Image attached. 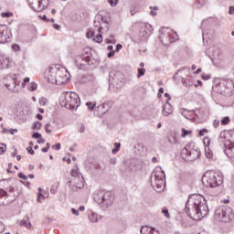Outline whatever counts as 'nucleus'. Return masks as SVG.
<instances>
[{
  "mask_svg": "<svg viewBox=\"0 0 234 234\" xmlns=\"http://www.w3.org/2000/svg\"><path fill=\"white\" fill-rule=\"evenodd\" d=\"M186 213L192 220H202L207 217L209 207L206 197L200 194H194L189 196L186 203Z\"/></svg>",
  "mask_w": 234,
  "mask_h": 234,
  "instance_id": "nucleus-1",
  "label": "nucleus"
},
{
  "mask_svg": "<svg viewBox=\"0 0 234 234\" xmlns=\"http://www.w3.org/2000/svg\"><path fill=\"white\" fill-rule=\"evenodd\" d=\"M60 105L69 111H74L81 105V101L80 100V95L74 91H64L60 95Z\"/></svg>",
  "mask_w": 234,
  "mask_h": 234,
  "instance_id": "nucleus-2",
  "label": "nucleus"
},
{
  "mask_svg": "<svg viewBox=\"0 0 234 234\" xmlns=\"http://www.w3.org/2000/svg\"><path fill=\"white\" fill-rule=\"evenodd\" d=\"M161 172H157L156 169L153 172L151 177V186L157 193H162L165 188V173L162 170V167L157 168Z\"/></svg>",
  "mask_w": 234,
  "mask_h": 234,
  "instance_id": "nucleus-3",
  "label": "nucleus"
},
{
  "mask_svg": "<svg viewBox=\"0 0 234 234\" xmlns=\"http://www.w3.org/2000/svg\"><path fill=\"white\" fill-rule=\"evenodd\" d=\"M202 184L205 187L217 188L222 186V176L215 172H206L202 176Z\"/></svg>",
  "mask_w": 234,
  "mask_h": 234,
  "instance_id": "nucleus-4",
  "label": "nucleus"
},
{
  "mask_svg": "<svg viewBox=\"0 0 234 234\" xmlns=\"http://www.w3.org/2000/svg\"><path fill=\"white\" fill-rule=\"evenodd\" d=\"M72 179L69 181V187L74 193V191H78V189H83L85 186V179H83V176L80 173V168H73L71 170Z\"/></svg>",
  "mask_w": 234,
  "mask_h": 234,
  "instance_id": "nucleus-5",
  "label": "nucleus"
},
{
  "mask_svg": "<svg viewBox=\"0 0 234 234\" xmlns=\"http://www.w3.org/2000/svg\"><path fill=\"white\" fill-rule=\"evenodd\" d=\"M215 218L216 220H219V222H229V220H233L234 218V211L229 206H221L218 207L215 210Z\"/></svg>",
  "mask_w": 234,
  "mask_h": 234,
  "instance_id": "nucleus-6",
  "label": "nucleus"
},
{
  "mask_svg": "<svg viewBox=\"0 0 234 234\" xmlns=\"http://www.w3.org/2000/svg\"><path fill=\"white\" fill-rule=\"evenodd\" d=\"M93 200L102 206V207H110V206H112V202H114V196L109 191H100L94 194Z\"/></svg>",
  "mask_w": 234,
  "mask_h": 234,
  "instance_id": "nucleus-7",
  "label": "nucleus"
},
{
  "mask_svg": "<svg viewBox=\"0 0 234 234\" xmlns=\"http://www.w3.org/2000/svg\"><path fill=\"white\" fill-rule=\"evenodd\" d=\"M219 145H223V151L227 156L231 158L233 156L234 143L228 140L226 137V131L220 133L218 137Z\"/></svg>",
  "mask_w": 234,
  "mask_h": 234,
  "instance_id": "nucleus-8",
  "label": "nucleus"
},
{
  "mask_svg": "<svg viewBox=\"0 0 234 234\" xmlns=\"http://www.w3.org/2000/svg\"><path fill=\"white\" fill-rule=\"evenodd\" d=\"M181 156L183 160H186V162H195V160L200 158V150H191V146H185L181 151Z\"/></svg>",
  "mask_w": 234,
  "mask_h": 234,
  "instance_id": "nucleus-9",
  "label": "nucleus"
},
{
  "mask_svg": "<svg viewBox=\"0 0 234 234\" xmlns=\"http://www.w3.org/2000/svg\"><path fill=\"white\" fill-rule=\"evenodd\" d=\"M59 69V65H51L48 68L44 73V78L48 80V83L58 82V70Z\"/></svg>",
  "mask_w": 234,
  "mask_h": 234,
  "instance_id": "nucleus-10",
  "label": "nucleus"
},
{
  "mask_svg": "<svg viewBox=\"0 0 234 234\" xmlns=\"http://www.w3.org/2000/svg\"><path fill=\"white\" fill-rule=\"evenodd\" d=\"M27 4L35 12H43L48 6V0H27Z\"/></svg>",
  "mask_w": 234,
  "mask_h": 234,
  "instance_id": "nucleus-11",
  "label": "nucleus"
},
{
  "mask_svg": "<svg viewBox=\"0 0 234 234\" xmlns=\"http://www.w3.org/2000/svg\"><path fill=\"white\" fill-rule=\"evenodd\" d=\"M151 30H153L151 24H142L139 33V40L147 41V39H149V36H151Z\"/></svg>",
  "mask_w": 234,
  "mask_h": 234,
  "instance_id": "nucleus-12",
  "label": "nucleus"
},
{
  "mask_svg": "<svg viewBox=\"0 0 234 234\" xmlns=\"http://www.w3.org/2000/svg\"><path fill=\"white\" fill-rule=\"evenodd\" d=\"M222 85L224 89L220 90L221 94L227 97L233 96V88H234L233 81L229 80H223Z\"/></svg>",
  "mask_w": 234,
  "mask_h": 234,
  "instance_id": "nucleus-13",
  "label": "nucleus"
},
{
  "mask_svg": "<svg viewBox=\"0 0 234 234\" xmlns=\"http://www.w3.org/2000/svg\"><path fill=\"white\" fill-rule=\"evenodd\" d=\"M12 40V33L6 26H0V43H9Z\"/></svg>",
  "mask_w": 234,
  "mask_h": 234,
  "instance_id": "nucleus-14",
  "label": "nucleus"
},
{
  "mask_svg": "<svg viewBox=\"0 0 234 234\" xmlns=\"http://www.w3.org/2000/svg\"><path fill=\"white\" fill-rule=\"evenodd\" d=\"M12 63V60L10 59V57L6 55H0V70H3V69H8Z\"/></svg>",
  "mask_w": 234,
  "mask_h": 234,
  "instance_id": "nucleus-15",
  "label": "nucleus"
},
{
  "mask_svg": "<svg viewBox=\"0 0 234 234\" xmlns=\"http://www.w3.org/2000/svg\"><path fill=\"white\" fill-rule=\"evenodd\" d=\"M66 75L63 72V68L58 66V69H57V82L56 85H63L65 83Z\"/></svg>",
  "mask_w": 234,
  "mask_h": 234,
  "instance_id": "nucleus-16",
  "label": "nucleus"
},
{
  "mask_svg": "<svg viewBox=\"0 0 234 234\" xmlns=\"http://www.w3.org/2000/svg\"><path fill=\"white\" fill-rule=\"evenodd\" d=\"M162 112L164 116H171L173 114V105L169 101H166L163 106Z\"/></svg>",
  "mask_w": 234,
  "mask_h": 234,
  "instance_id": "nucleus-17",
  "label": "nucleus"
},
{
  "mask_svg": "<svg viewBox=\"0 0 234 234\" xmlns=\"http://www.w3.org/2000/svg\"><path fill=\"white\" fill-rule=\"evenodd\" d=\"M171 33L167 32L166 35L165 33H162L160 36L161 42L164 43V45H167L168 43H173V40H171Z\"/></svg>",
  "mask_w": 234,
  "mask_h": 234,
  "instance_id": "nucleus-18",
  "label": "nucleus"
},
{
  "mask_svg": "<svg viewBox=\"0 0 234 234\" xmlns=\"http://www.w3.org/2000/svg\"><path fill=\"white\" fill-rule=\"evenodd\" d=\"M90 222L96 223L98 220H101V216L98 215L97 213L91 212L89 215Z\"/></svg>",
  "mask_w": 234,
  "mask_h": 234,
  "instance_id": "nucleus-19",
  "label": "nucleus"
},
{
  "mask_svg": "<svg viewBox=\"0 0 234 234\" xmlns=\"http://www.w3.org/2000/svg\"><path fill=\"white\" fill-rule=\"evenodd\" d=\"M181 114L182 116H184L185 118H186L187 120H189L190 118H193V115L195 114V111H188L186 109H182L181 110Z\"/></svg>",
  "mask_w": 234,
  "mask_h": 234,
  "instance_id": "nucleus-20",
  "label": "nucleus"
},
{
  "mask_svg": "<svg viewBox=\"0 0 234 234\" xmlns=\"http://www.w3.org/2000/svg\"><path fill=\"white\" fill-rule=\"evenodd\" d=\"M20 226H24V228H27V229H30V228H32V223H30V219L28 218V217L24 218L20 221Z\"/></svg>",
  "mask_w": 234,
  "mask_h": 234,
  "instance_id": "nucleus-21",
  "label": "nucleus"
},
{
  "mask_svg": "<svg viewBox=\"0 0 234 234\" xmlns=\"http://www.w3.org/2000/svg\"><path fill=\"white\" fill-rule=\"evenodd\" d=\"M14 88L10 84H6L5 87L8 89V90H12V92H19V89H17V84L16 81L13 82Z\"/></svg>",
  "mask_w": 234,
  "mask_h": 234,
  "instance_id": "nucleus-22",
  "label": "nucleus"
},
{
  "mask_svg": "<svg viewBox=\"0 0 234 234\" xmlns=\"http://www.w3.org/2000/svg\"><path fill=\"white\" fill-rule=\"evenodd\" d=\"M181 131H182L181 138H186V136H189V134H193L192 131L186 130V128H182Z\"/></svg>",
  "mask_w": 234,
  "mask_h": 234,
  "instance_id": "nucleus-23",
  "label": "nucleus"
},
{
  "mask_svg": "<svg viewBox=\"0 0 234 234\" xmlns=\"http://www.w3.org/2000/svg\"><path fill=\"white\" fill-rule=\"evenodd\" d=\"M101 23H100V19H96L95 21H94V27L95 28H98V32H100V34H101V31L103 30V27H101Z\"/></svg>",
  "mask_w": 234,
  "mask_h": 234,
  "instance_id": "nucleus-24",
  "label": "nucleus"
},
{
  "mask_svg": "<svg viewBox=\"0 0 234 234\" xmlns=\"http://www.w3.org/2000/svg\"><path fill=\"white\" fill-rule=\"evenodd\" d=\"M161 213L165 217V218H171V214H169V209H167V207H163Z\"/></svg>",
  "mask_w": 234,
  "mask_h": 234,
  "instance_id": "nucleus-25",
  "label": "nucleus"
},
{
  "mask_svg": "<svg viewBox=\"0 0 234 234\" xmlns=\"http://www.w3.org/2000/svg\"><path fill=\"white\" fill-rule=\"evenodd\" d=\"M0 198H4L5 200H6V198H8V192H6L3 188H0Z\"/></svg>",
  "mask_w": 234,
  "mask_h": 234,
  "instance_id": "nucleus-26",
  "label": "nucleus"
},
{
  "mask_svg": "<svg viewBox=\"0 0 234 234\" xmlns=\"http://www.w3.org/2000/svg\"><path fill=\"white\" fill-rule=\"evenodd\" d=\"M58 187H59V183L51 186L50 193H52V195H56L58 193Z\"/></svg>",
  "mask_w": 234,
  "mask_h": 234,
  "instance_id": "nucleus-27",
  "label": "nucleus"
},
{
  "mask_svg": "<svg viewBox=\"0 0 234 234\" xmlns=\"http://www.w3.org/2000/svg\"><path fill=\"white\" fill-rule=\"evenodd\" d=\"M105 42L112 45H116V40L114 39V35L110 36L109 38L105 39Z\"/></svg>",
  "mask_w": 234,
  "mask_h": 234,
  "instance_id": "nucleus-28",
  "label": "nucleus"
},
{
  "mask_svg": "<svg viewBox=\"0 0 234 234\" xmlns=\"http://www.w3.org/2000/svg\"><path fill=\"white\" fill-rule=\"evenodd\" d=\"M205 154L207 158H213V152L209 149V147L205 148Z\"/></svg>",
  "mask_w": 234,
  "mask_h": 234,
  "instance_id": "nucleus-29",
  "label": "nucleus"
},
{
  "mask_svg": "<svg viewBox=\"0 0 234 234\" xmlns=\"http://www.w3.org/2000/svg\"><path fill=\"white\" fill-rule=\"evenodd\" d=\"M137 72V78H142V76H145V69L144 68H138Z\"/></svg>",
  "mask_w": 234,
  "mask_h": 234,
  "instance_id": "nucleus-30",
  "label": "nucleus"
},
{
  "mask_svg": "<svg viewBox=\"0 0 234 234\" xmlns=\"http://www.w3.org/2000/svg\"><path fill=\"white\" fill-rule=\"evenodd\" d=\"M93 41H95L96 43H101L103 41V37L101 36V34L94 36Z\"/></svg>",
  "mask_w": 234,
  "mask_h": 234,
  "instance_id": "nucleus-31",
  "label": "nucleus"
},
{
  "mask_svg": "<svg viewBox=\"0 0 234 234\" xmlns=\"http://www.w3.org/2000/svg\"><path fill=\"white\" fill-rule=\"evenodd\" d=\"M86 107H88L89 111H94L96 107V102L88 101L86 102Z\"/></svg>",
  "mask_w": 234,
  "mask_h": 234,
  "instance_id": "nucleus-32",
  "label": "nucleus"
},
{
  "mask_svg": "<svg viewBox=\"0 0 234 234\" xmlns=\"http://www.w3.org/2000/svg\"><path fill=\"white\" fill-rule=\"evenodd\" d=\"M38 194H37V197H38V198H37V202H39V204H41V202H43L42 201V199H41V197H42V198H45L46 197V196L45 195H43V189H41V188H38Z\"/></svg>",
  "mask_w": 234,
  "mask_h": 234,
  "instance_id": "nucleus-33",
  "label": "nucleus"
},
{
  "mask_svg": "<svg viewBox=\"0 0 234 234\" xmlns=\"http://www.w3.org/2000/svg\"><path fill=\"white\" fill-rule=\"evenodd\" d=\"M28 90H30V92H34V90H37V84L36 82H31L30 86L28 87Z\"/></svg>",
  "mask_w": 234,
  "mask_h": 234,
  "instance_id": "nucleus-34",
  "label": "nucleus"
},
{
  "mask_svg": "<svg viewBox=\"0 0 234 234\" xmlns=\"http://www.w3.org/2000/svg\"><path fill=\"white\" fill-rule=\"evenodd\" d=\"M86 37L88 39H94V31L93 30H89L87 33H86Z\"/></svg>",
  "mask_w": 234,
  "mask_h": 234,
  "instance_id": "nucleus-35",
  "label": "nucleus"
},
{
  "mask_svg": "<svg viewBox=\"0 0 234 234\" xmlns=\"http://www.w3.org/2000/svg\"><path fill=\"white\" fill-rule=\"evenodd\" d=\"M229 123V117L226 116L221 119V125H228Z\"/></svg>",
  "mask_w": 234,
  "mask_h": 234,
  "instance_id": "nucleus-36",
  "label": "nucleus"
},
{
  "mask_svg": "<svg viewBox=\"0 0 234 234\" xmlns=\"http://www.w3.org/2000/svg\"><path fill=\"white\" fill-rule=\"evenodd\" d=\"M6 151V144H0V154H4V153Z\"/></svg>",
  "mask_w": 234,
  "mask_h": 234,
  "instance_id": "nucleus-37",
  "label": "nucleus"
},
{
  "mask_svg": "<svg viewBox=\"0 0 234 234\" xmlns=\"http://www.w3.org/2000/svg\"><path fill=\"white\" fill-rule=\"evenodd\" d=\"M33 129H36V131H39V129H41V122H34Z\"/></svg>",
  "mask_w": 234,
  "mask_h": 234,
  "instance_id": "nucleus-38",
  "label": "nucleus"
},
{
  "mask_svg": "<svg viewBox=\"0 0 234 234\" xmlns=\"http://www.w3.org/2000/svg\"><path fill=\"white\" fill-rule=\"evenodd\" d=\"M120 0H108V3L111 6H116Z\"/></svg>",
  "mask_w": 234,
  "mask_h": 234,
  "instance_id": "nucleus-39",
  "label": "nucleus"
},
{
  "mask_svg": "<svg viewBox=\"0 0 234 234\" xmlns=\"http://www.w3.org/2000/svg\"><path fill=\"white\" fill-rule=\"evenodd\" d=\"M151 8V12H150V14H151V16H156V10H158V6H151L150 7Z\"/></svg>",
  "mask_w": 234,
  "mask_h": 234,
  "instance_id": "nucleus-40",
  "label": "nucleus"
},
{
  "mask_svg": "<svg viewBox=\"0 0 234 234\" xmlns=\"http://www.w3.org/2000/svg\"><path fill=\"white\" fill-rule=\"evenodd\" d=\"M39 103L42 107H45V105H47V99L45 97L40 98Z\"/></svg>",
  "mask_w": 234,
  "mask_h": 234,
  "instance_id": "nucleus-41",
  "label": "nucleus"
},
{
  "mask_svg": "<svg viewBox=\"0 0 234 234\" xmlns=\"http://www.w3.org/2000/svg\"><path fill=\"white\" fill-rule=\"evenodd\" d=\"M32 138H35L36 140H41V133H34Z\"/></svg>",
  "mask_w": 234,
  "mask_h": 234,
  "instance_id": "nucleus-42",
  "label": "nucleus"
},
{
  "mask_svg": "<svg viewBox=\"0 0 234 234\" xmlns=\"http://www.w3.org/2000/svg\"><path fill=\"white\" fill-rule=\"evenodd\" d=\"M40 19H43V21H47L48 23L49 21H51V23H54V21H55L53 18L48 19L46 15H43L42 16H40Z\"/></svg>",
  "mask_w": 234,
  "mask_h": 234,
  "instance_id": "nucleus-43",
  "label": "nucleus"
},
{
  "mask_svg": "<svg viewBox=\"0 0 234 234\" xmlns=\"http://www.w3.org/2000/svg\"><path fill=\"white\" fill-rule=\"evenodd\" d=\"M49 127H50V123H47L45 125V131L48 134H50L52 133V130H49Z\"/></svg>",
  "mask_w": 234,
  "mask_h": 234,
  "instance_id": "nucleus-44",
  "label": "nucleus"
},
{
  "mask_svg": "<svg viewBox=\"0 0 234 234\" xmlns=\"http://www.w3.org/2000/svg\"><path fill=\"white\" fill-rule=\"evenodd\" d=\"M18 178H22L23 180H28V176H27L25 174L23 173H19L17 175Z\"/></svg>",
  "mask_w": 234,
  "mask_h": 234,
  "instance_id": "nucleus-45",
  "label": "nucleus"
},
{
  "mask_svg": "<svg viewBox=\"0 0 234 234\" xmlns=\"http://www.w3.org/2000/svg\"><path fill=\"white\" fill-rule=\"evenodd\" d=\"M29 81H30V78L26 77V78L24 79V82L22 83V87H23V88L27 87V83H29Z\"/></svg>",
  "mask_w": 234,
  "mask_h": 234,
  "instance_id": "nucleus-46",
  "label": "nucleus"
},
{
  "mask_svg": "<svg viewBox=\"0 0 234 234\" xmlns=\"http://www.w3.org/2000/svg\"><path fill=\"white\" fill-rule=\"evenodd\" d=\"M52 149H55V151H59V149H61V144H56L52 146Z\"/></svg>",
  "mask_w": 234,
  "mask_h": 234,
  "instance_id": "nucleus-47",
  "label": "nucleus"
},
{
  "mask_svg": "<svg viewBox=\"0 0 234 234\" xmlns=\"http://www.w3.org/2000/svg\"><path fill=\"white\" fill-rule=\"evenodd\" d=\"M72 215H75V217H80V211L77 210L76 208L71 209Z\"/></svg>",
  "mask_w": 234,
  "mask_h": 234,
  "instance_id": "nucleus-48",
  "label": "nucleus"
},
{
  "mask_svg": "<svg viewBox=\"0 0 234 234\" xmlns=\"http://www.w3.org/2000/svg\"><path fill=\"white\" fill-rule=\"evenodd\" d=\"M229 16H234V5L229 7Z\"/></svg>",
  "mask_w": 234,
  "mask_h": 234,
  "instance_id": "nucleus-49",
  "label": "nucleus"
},
{
  "mask_svg": "<svg viewBox=\"0 0 234 234\" xmlns=\"http://www.w3.org/2000/svg\"><path fill=\"white\" fill-rule=\"evenodd\" d=\"M12 48L13 50H15V52H18V50H20L21 48L19 47V45L15 44L12 46Z\"/></svg>",
  "mask_w": 234,
  "mask_h": 234,
  "instance_id": "nucleus-50",
  "label": "nucleus"
},
{
  "mask_svg": "<svg viewBox=\"0 0 234 234\" xmlns=\"http://www.w3.org/2000/svg\"><path fill=\"white\" fill-rule=\"evenodd\" d=\"M122 48H123V46L122 44H117L114 51L120 52V50H122Z\"/></svg>",
  "mask_w": 234,
  "mask_h": 234,
  "instance_id": "nucleus-51",
  "label": "nucleus"
},
{
  "mask_svg": "<svg viewBox=\"0 0 234 234\" xmlns=\"http://www.w3.org/2000/svg\"><path fill=\"white\" fill-rule=\"evenodd\" d=\"M207 133V129L204 128L203 130L199 131V136H204Z\"/></svg>",
  "mask_w": 234,
  "mask_h": 234,
  "instance_id": "nucleus-52",
  "label": "nucleus"
},
{
  "mask_svg": "<svg viewBox=\"0 0 234 234\" xmlns=\"http://www.w3.org/2000/svg\"><path fill=\"white\" fill-rule=\"evenodd\" d=\"M12 16H13L12 13H8V12L2 14L3 17H12Z\"/></svg>",
  "mask_w": 234,
  "mask_h": 234,
  "instance_id": "nucleus-53",
  "label": "nucleus"
},
{
  "mask_svg": "<svg viewBox=\"0 0 234 234\" xmlns=\"http://www.w3.org/2000/svg\"><path fill=\"white\" fill-rule=\"evenodd\" d=\"M116 162H118V160L115 157L110 159V164H112V165H115Z\"/></svg>",
  "mask_w": 234,
  "mask_h": 234,
  "instance_id": "nucleus-54",
  "label": "nucleus"
},
{
  "mask_svg": "<svg viewBox=\"0 0 234 234\" xmlns=\"http://www.w3.org/2000/svg\"><path fill=\"white\" fill-rule=\"evenodd\" d=\"M219 123H220V121H218V120L214 121L213 126L215 127V129H217V127H218Z\"/></svg>",
  "mask_w": 234,
  "mask_h": 234,
  "instance_id": "nucleus-55",
  "label": "nucleus"
},
{
  "mask_svg": "<svg viewBox=\"0 0 234 234\" xmlns=\"http://www.w3.org/2000/svg\"><path fill=\"white\" fill-rule=\"evenodd\" d=\"M115 53H116L115 50L110 51V52L108 53V58H113V56H114Z\"/></svg>",
  "mask_w": 234,
  "mask_h": 234,
  "instance_id": "nucleus-56",
  "label": "nucleus"
},
{
  "mask_svg": "<svg viewBox=\"0 0 234 234\" xmlns=\"http://www.w3.org/2000/svg\"><path fill=\"white\" fill-rule=\"evenodd\" d=\"M79 133H85V125L81 124L80 129H79Z\"/></svg>",
  "mask_w": 234,
  "mask_h": 234,
  "instance_id": "nucleus-57",
  "label": "nucleus"
},
{
  "mask_svg": "<svg viewBox=\"0 0 234 234\" xmlns=\"http://www.w3.org/2000/svg\"><path fill=\"white\" fill-rule=\"evenodd\" d=\"M27 151L28 153H30L31 154H35L34 150L32 149V146H28V147L27 148Z\"/></svg>",
  "mask_w": 234,
  "mask_h": 234,
  "instance_id": "nucleus-58",
  "label": "nucleus"
},
{
  "mask_svg": "<svg viewBox=\"0 0 234 234\" xmlns=\"http://www.w3.org/2000/svg\"><path fill=\"white\" fill-rule=\"evenodd\" d=\"M17 154V149L14 148L13 152L11 153V156L14 158Z\"/></svg>",
  "mask_w": 234,
  "mask_h": 234,
  "instance_id": "nucleus-59",
  "label": "nucleus"
},
{
  "mask_svg": "<svg viewBox=\"0 0 234 234\" xmlns=\"http://www.w3.org/2000/svg\"><path fill=\"white\" fill-rule=\"evenodd\" d=\"M53 28H55V30H60L61 27L58 24H54Z\"/></svg>",
  "mask_w": 234,
  "mask_h": 234,
  "instance_id": "nucleus-60",
  "label": "nucleus"
},
{
  "mask_svg": "<svg viewBox=\"0 0 234 234\" xmlns=\"http://www.w3.org/2000/svg\"><path fill=\"white\" fill-rule=\"evenodd\" d=\"M114 147H115V149H119L120 150V147H122V144L114 143Z\"/></svg>",
  "mask_w": 234,
  "mask_h": 234,
  "instance_id": "nucleus-61",
  "label": "nucleus"
},
{
  "mask_svg": "<svg viewBox=\"0 0 234 234\" xmlns=\"http://www.w3.org/2000/svg\"><path fill=\"white\" fill-rule=\"evenodd\" d=\"M165 98H167V101H171V95L169 93H165Z\"/></svg>",
  "mask_w": 234,
  "mask_h": 234,
  "instance_id": "nucleus-62",
  "label": "nucleus"
},
{
  "mask_svg": "<svg viewBox=\"0 0 234 234\" xmlns=\"http://www.w3.org/2000/svg\"><path fill=\"white\" fill-rule=\"evenodd\" d=\"M209 75H202V80H205V81H207V80H209Z\"/></svg>",
  "mask_w": 234,
  "mask_h": 234,
  "instance_id": "nucleus-63",
  "label": "nucleus"
},
{
  "mask_svg": "<svg viewBox=\"0 0 234 234\" xmlns=\"http://www.w3.org/2000/svg\"><path fill=\"white\" fill-rule=\"evenodd\" d=\"M89 58H90L89 53H87L86 57L82 56V59H85V61H89Z\"/></svg>",
  "mask_w": 234,
  "mask_h": 234,
  "instance_id": "nucleus-64",
  "label": "nucleus"
}]
</instances>
